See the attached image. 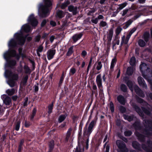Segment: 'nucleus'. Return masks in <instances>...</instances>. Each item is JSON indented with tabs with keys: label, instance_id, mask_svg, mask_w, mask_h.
Listing matches in <instances>:
<instances>
[{
	"label": "nucleus",
	"instance_id": "46",
	"mask_svg": "<svg viewBox=\"0 0 152 152\" xmlns=\"http://www.w3.org/2000/svg\"><path fill=\"white\" fill-rule=\"evenodd\" d=\"M138 44L140 46L143 47L145 46V43L143 40L140 39L138 41Z\"/></svg>",
	"mask_w": 152,
	"mask_h": 152
},
{
	"label": "nucleus",
	"instance_id": "34",
	"mask_svg": "<svg viewBox=\"0 0 152 152\" xmlns=\"http://www.w3.org/2000/svg\"><path fill=\"white\" fill-rule=\"evenodd\" d=\"M15 80H12L10 79L8 80L7 83L11 87H13L15 86Z\"/></svg>",
	"mask_w": 152,
	"mask_h": 152
},
{
	"label": "nucleus",
	"instance_id": "30",
	"mask_svg": "<svg viewBox=\"0 0 152 152\" xmlns=\"http://www.w3.org/2000/svg\"><path fill=\"white\" fill-rule=\"evenodd\" d=\"M136 99L137 102L140 103H142L144 105L147 106L148 105V103L145 102L142 99L138 97H137Z\"/></svg>",
	"mask_w": 152,
	"mask_h": 152
},
{
	"label": "nucleus",
	"instance_id": "48",
	"mask_svg": "<svg viewBox=\"0 0 152 152\" xmlns=\"http://www.w3.org/2000/svg\"><path fill=\"white\" fill-rule=\"evenodd\" d=\"M102 66V62L101 61H99L97 62V65L96 67V69L98 70H100L101 69Z\"/></svg>",
	"mask_w": 152,
	"mask_h": 152
},
{
	"label": "nucleus",
	"instance_id": "7",
	"mask_svg": "<svg viewBox=\"0 0 152 152\" xmlns=\"http://www.w3.org/2000/svg\"><path fill=\"white\" fill-rule=\"evenodd\" d=\"M148 146L145 147V145H142V148L146 152H152V143L150 141H148L147 143Z\"/></svg>",
	"mask_w": 152,
	"mask_h": 152
},
{
	"label": "nucleus",
	"instance_id": "55",
	"mask_svg": "<svg viewBox=\"0 0 152 152\" xmlns=\"http://www.w3.org/2000/svg\"><path fill=\"white\" fill-rule=\"evenodd\" d=\"M136 30V28H133L131 30V31L129 33V34L127 35H128V36L130 37L132 34Z\"/></svg>",
	"mask_w": 152,
	"mask_h": 152
},
{
	"label": "nucleus",
	"instance_id": "19",
	"mask_svg": "<svg viewBox=\"0 0 152 152\" xmlns=\"http://www.w3.org/2000/svg\"><path fill=\"white\" fill-rule=\"evenodd\" d=\"M83 34L81 33L79 34H75L72 37V39L74 42H76L78 40L80 39Z\"/></svg>",
	"mask_w": 152,
	"mask_h": 152
},
{
	"label": "nucleus",
	"instance_id": "42",
	"mask_svg": "<svg viewBox=\"0 0 152 152\" xmlns=\"http://www.w3.org/2000/svg\"><path fill=\"white\" fill-rule=\"evenodd\" d=\"M76 71V69L74 67H72L69 71V74L70 75H72L75 74Z\"/></svg>",
	"mask_w": 152,
	"mask_h": 152
},
{
	"label": "nucleus",
	"instance_id": "41",
	"mask_svg": "<svg viewBox=\"0 0 152 152\" xmlns=\"http://www.w3.org/2000/svg\"><path fill=\"white\" fill-rule=\"evenodd\" d=\"M9 45L11 46L15 47L16 45V42L14 39H12L9 42Z\"/></svg>",
	"mask_w": 152,
	"mask_h": 152
},
{
	"label": "nucleus",
	"instance_id": "40",
	"mask_svg": "<svg viewBox=\"0 0 152 152\" xmlns=\"http://www.w3.org/2000/svg\"><path fill=\"white\" fill-rule=\"evenodd\" d=\"M124 118L129 121H131L133 120V117L132 116L124 115Z\"/></svg>",
	"mask_w": 152,
	"mask_h": 152
},
{
	"label": "nucleus",
	"instance_id": "51",
	"mask_svg": "<svg viewBox=\"0 0 152 152\" xmlns=\"http://www.w3.org/2000/svg\"><path fill=\"white\" fill-rule=\"evenodd\" d=\"M72 131V129L71 128H69L67 132V135L66 137V140H68L69 138L70 137L71 134V132Z\"/></svg>",
	"mask_w": 152,
	"mask_h": 152
},
{
	"label": "nucleus",
	"instance_id": "62",
	"mask_svg": "<svg viewBox=\"0 0 152 152\" xmlns=\"http://www.w3.org/2000/svg\"><path fill=\"white\" fill-rule=\"evenodd\" d=\"M74 151V152H81L80 147L79 146H77L76 148Z\"/></svg>",
	"mask_w": 152,
	"mask_h": 152
},
{
	"label": "nucleus",
	"instance_id": "63",
	"mask_svg": "<svg viewBox=\"0 0 152 152\" xmlns=\"http://www.w3.org/2000/svg\"><path fill=\"white\" fill-rule=\"evenodd\" d=\"M87 52L85 50H83L81 53V56L83 58H84L86 56V55H87Z\"/></svg>",
	"mask_w": 152,
	"mask_h": 152
},
{
	"label": "nucleus",
	"instance_id": "37",
	"mask_svg": "<svg viewBox=\"0 0 152 152\" xmlns=\"http://www.w3.org/2000/svg\"><path fill=\"white\" fill-rule=\"evenodd\" d=\"M122 30V29L121 27L120 26H118L116 29L115 31L116 35H118L120 34Z\"/></svg>",
	"mask_w": 152,
	"mask_h": 152
},
{
	"label": "nucleus",
	"instance_id": "5",
	"mask_svg": "<svg viewBox=\"0 0 152 152\" xmlns=\"http://www.w3.org/2000/svg\"><path fill=\"white\" fill-rule=\"evenodd\" d=\"M17 39L18 42V44L20 45H24L26 37H24L23 34L20 33H17L15 34Z\"/></svg>",
	"mask_w": 152,
	"mask_h": 152
},
{
	"label": "nucleus",
	"instance_id": "25",
	"mask_svg": "<svg viewBox=\"0 0 152 152\" xmlns=\"http://www.w3.org/2000/svg\"><path fill=\"white\" fill-rule=\"evenodd\" d=\"M15 91L16 90L14 88L8 89L6 91V93L8 95L12 96L15 94Z\"/></svg>",
	"mask_w": 152,
	"mask_h": 152
},
{
	"label": "nucleus",
	"instance_id": "47",
	"mask_svg": "<svg viewBox=\"0 0 152 152\" xmlns=\"http://www.w3.org/2000/svg\"><path fill=\"white\" fill-rule=\"evenodd\" d=\"M96 124V121L93 120L90 124L88 127L93 129L94 126Z\"/></svg>",
	"mask_w": 152,
	"mask_h": 152
},
{
	"label": "nucleus",
	"instance_id": "16",
	"mask_svg": "<svg viewBox=\"0 0 152 152\" xmlns=\"http://www.w3.org/2000/svg\"><path fill=\"white\" fill-rule=\"evenodd\" d=\"M118 102L124 105L126 103L125 99L124 97L121 95H119L117 97Z\"/></svg>",
	"mask_w": 152,
	"mask_h": 152
},
{
	"label": "nucleus",
	"instance_id": "52",
	"mask_svg": "<svg viewBox=\"0 0 152 152\" xmlns=\"http://www.w3.org/2000/svg\"><path fill=\"white\" fill-rule=\"evenodd\" d=\"M107 24V23L105 21H101L99 23V26L100 27H104L106 26Z\"/></svg>",
	"mask_w": 152,
	"mask_h": 152
},
{
	"label": "nucleus",
	"instance_id": "9",
	"mask_svg": "<svg viewBox=\"0 0 152 152\" xmlns=\"http://www.w3.org/2000/svg\"><path fill=\"white\" fill-rule=\"evenodd\" d=\"M9 77L10 79L15 80H17L19 78L18 75V73L12 72H9Z\"/></svg>",
	"mask_w": 152,
	"mask_h": 152
},
{
	"label": "nucleus",
	"instance_id": "18",
	"mask_svg": "<svg viewBox=\"0 0 152 152\" xmlns=\"http://www.w3.org/2000/svg\"><path fill=\"white\" fill-rule=\"evenodd\" d=\"M92 131V129L88 127V129L85 128L83 130V135L89 136Z\"/></svg>",
	"mask_w": 152,
	"mask_h": 152
},
{
	"label": "nucleus",
	"instance_id": "35",
	"mask_svg": "<svg viewBox=\"0 0 152 152\" xmlns=\"http://www.w3.org/2000/svg\"><path fill=\"white\" fill-rule=\"evenodd\" d=\"M132 145L134 148L136 149L139 150L140 145L137 142H133Z\"/></svg>",
	"mask_w": 152,
	"mask_h": 152
},
{
	"label": "nucleus",
	"instance_id": "45",
	"mask_svg": "<svg viewBox=\"0 0 152 152\" xmlns=\"http://www.w3.org/2000/svg\"><path fill=\"white\" fill-rule=\"evenodd\" d=\"M121 90L124 92H126L127 91V87L126 86L123 84H122L121 85L120 87Z\"/></svg>",
	"mask_w": 152,
	"mask_h": 152
},
{
	"label": "nucleus",
	"instance_id": "29",
	"mask_svg": "<svg viewBox=\"0 0 152 152\" xmlns=\"http://www.w3.org/2000/svg\"><path fill=\"white\" fill-rule=\"evenodd\" d=\"M67 115H61L59 117L58 121L59 123H61L63 121L67 116Z\"/></svg>",
	"mask_w": 152,
	"mask_h": 152
},
{
	"label": "nucleus",
	"instance_id": "2",
	"mask_svg": "<svg viewBox=\"0 0 152 152\" xmlns=\"http://www.w3.org/2000/svg\"><path fill=\"white\" fill-rule=\"evenodd\" d=\"M145 126L146 129L144 131V134L145 135L143 136L137 132L135 133V134L137 137L138 139L141 142L144 141L145 136L148 137L149 135H151V132L152 131V122L145 120Z\"/></svg>",
	"mask_w": 152,
	"mask_h": 152
},
{
	"label": "nucleus",
	"instance_id": "44",
	"mask_svg": "<svg viewBox=\"0 0 152 152\" xmlns=\"http://www.w3.org/2000/svg\"><path fill=\"white\" fill-rule=\"evenodd\" d=\"M149 38V34L148 33H145L144 35V39L145 41L147 42H148Z\"/></svg>",
	"mask_w": 152,
	"mask_h": 152
},
{
	"label": "nucleus",
	"instance_id": "38",
	"mask_svg": "<svg viewBox=\"0 0 152 152\" xmlns=\"http://www.w3.org/2000/svg\"><path fill=\"white\" fill-rule=\"evenodd\" d=\"M127 4V3L126 2L124 3L118 5L119 7L118 8V9L120 10L122 9L125 7Z\"/></svg>",
	"mask_w": 152,
	"mask_h": 152
},
{
	"label": "nucleus",
	"instance_id": "33",
	"mask_svg": "<svg viewBox=\"0 0 152 152\" xmlns=\"http://www.w3.org/2000/svg\"><path fill=\"white\" fill-rule=\"evenodd\" d=\"M73 46L71 47L68 49V51L66 54V56H69L73 52Z\"/></svg>",
	"mask_w": 152,
	"mask_h": 152
},
{
	"label": "nucleus",
	"instance_id": "24",
	"mask_svg": "<svg viewBox=\"0 0 152 152\" xmlns=\"http://www.w3.org/2000/svg\"><path fill=\"white\" fill-rule=\"evenodd\" d=\"M23 69L24 73L26 74H30L31 72V69L28 66L26 65H24L23 67Z\"/></svg>",
	"mask_w": 152,
	"mask_h": 152
},
{
	"label": "nucleus",
	"instance_id": "32",
	"mask_svg": "<svg viewBox=\"0 0 152 152\" xmlns=\"http://www.w3.org/2000/svg\"><path fill=\"white\" fill-rule=\"evenodd\" d=\"M57 17L59 18H61L64 16V14L63 12L61 10H59L57 12Z\"/></svg>",
	"mask_w": 152,
	"mask_h": 152
},
{
	"label": "nucleus",
	"instance_id": "3",
	"mask_svg": "<svg viewBox=\"0 0 152 152\" xmlns=\"http://www.w3.org/2000/svg\"><path fill=\"white\" fill-rule=\"evenodd\" d=\"M140 69L142 72V76L151 84V88L152 91V82L150 80L149 77L152 76V72L150 71V69L148 65L145 63H142L140 66Z\"/></svg>",
	"mask_w": 152,
	"mask_h": 152
},
{
	"label": "nucleus",
	"instance_id": "61",
	"mask_svg": "<svg viewBox=\"0 0 152 152\" xmlns=\"http://www.w3.org/2000/svg\"><path fill=\"white\" fill-rule=\"evenodd\" d=\"M120 110L122 113H124L126 111V108L123 106H121L119 108Z\"/></svg>",
	"mask_w": 152,
	"mask_h": 152
},
{
	"label": "nucleus",
	"instance_id": "8",
	"mask_svg": "<svg viewBox=\"0 0 152 152\" xmlns=\"http://www.w3.org/2000/svg\"><path fill=\"white\" fill-rule=\"evenodd\" d=\"M134 88L135 91L137 94L142 97H144L145 94L137 86H134Z\"/></svg>",
	"mask_w": 152,
	"mask_h": 152
},
{
	"label": "nucleus",
	"instance_id": "26",
	"mask_svg": "<svg viewBox=\"0 0 152 152\" xmlns=\"http://www.w3.org/2000/svg\"><path fill=\"white\" fill-rule=\"evenodd\" d=\"M11 98L8 97L7 96L4 100V102L6 105H9L11 103Z\"/></svg>",
	"mask_w": 152,
	"mask_h": 152
},
{
	"label": "nucleus",
	"instance_id": "50",
	"mask_svg": "<svg viewBox=\"0 0 152 152\" xmlns=\"http://www.w3.org/2000/svg\"><path fill=\"white\" fill-rule=\"evenodd\" d=\"M53 107V104L52 103L48 106V113L49 114L51 113L52 112V110Z\"/></svg>",
	"mask_w": 152,
	"mask_h": 152
},
{
	"label": "nucleus",
	"instance_id": "13",
	"mask_svg": "<svg viewBox=\"0 0 152 152\" xmlns=\"http://www.w3.org/2000/svg\"><path fill=\"white\" fill-rule=\"evenodd\" d=\"M16 56V52L15 50H11L8 53H6L4 54V57L6 59L8 56L15 57Z\"/></svg>",
	"mask_w": 152,
	"mask_h": 152
},
{
	"label": "nucleus",
	"instance_id": "14",
	"mask_svg": "<svg viewBox=\"0 0 152 152\" xmlns=\"http://www.w3.org/2000/svg\"><path fill=\"white\" fill-rule=\"evenodd\" d=\"M131 103L133 107L135 109L136 112L139 114L140 115L143 117V114L141 112V110L140 108L134 104L132 103L131 102Z\"/></svg>",
	"mask_w": 152,
	"mask_h": 152
},
{
	"label": "nucleus",
	"instance_id": "17",
	"mask_svg": "<svg viewBox=\"0 0 152 152\" xmlns=\"http://www.w3.org/2000/svg\"><path fill=\"white\" fill-rule=\"evenodd\" d=\"M68 10L69 11L72 12L73 15H75L77 13V7H74L72 5L69 6L68 7Z\"/></svg>",
	"mask_w": 152,
	"mask_h": 152
},
{
	"label": "nucleus",
	"instance_id": "10",
	"mask_svg": "<svg viewBox=\"0 0 152 152\" xmlns=\"http://www.w3.org/2000/svg\"><path fill=\"white\" fill-rule=\"evenodd\" d=\"M56 53L55 50L50 49L47 52V56L48 60H50L53 57Z\"/></svg>",
	"mask_w": 152,
	"mask_h": 152
},
{
	"label": "nucleus",
	"instance_id": "12",
	"mask_svg": "<svg viewBox=\"0 0 152 152\" xmlns=\"http://www.w3.org/2000/svg\"><path fill=\"white\" fill-rule=\"evenodd\" d=\"M96 81L98 87L101 90L102 85L101 75V74H99L97 76Z\"/></svg>",
	"mask_w": 152,
	"mask_h": 152
},
{
	"label": "nucleus",
	"instance_id": "15",
	"mask_svg": "<svg viewBox=\"0 0 152 152\" xmlns=\"http://www.w3.org/2000/svg\"><path fill=\"white\" fill-rule=\"evenodd\" d=\"M130 38V37H129L128 35L126 36V38L125 35L121 37V45H122L124 44H127Z\"/></svg>",
	"mask_w": 152,
	"mask_h": 152
},
{
	"label": "nucleus",
	"instance_id": "21",
	"mask_svg": "<svg viewBox=\"0 0 152 152\" xmlns=\"http://www.w3.org/2000/svg\"><path fill=\"white\" fill-rule=\"evenodd\" d=\"M117 61V59L116 58H113L111 61L110 69L111 72L113 71L114 68Z\"/></svg>",
	"mask_w": 152,
	"mask_h": 152
},
{
	"label": "nucleus",
	"instance_id": "20",
	"mask_svg": "<svg viewBox=\"0 0 152 152\" xmlns=\"http://www.w3.org/2000/svg\"><path fill=\"white\" fill-rule=\"evenodd\" d=\"M113 28L109 30V33L107 35V39L108 41L110 42L112 40L113 36Z\"/></svg>",
	"mask_w": 152,
	"mask_h": 152
},
{
	"label": "nucleus",
	"instance_id": "39",
	"mask_svg": "<svg viewBox=\"0 0 152 152\" xmlns=\"http://www.w3.org/2000/svg\"><path fill=\"white\" fill-rule=\"evenodd\" d=\"M136 62V59L135 57H132L130 61V64L132 66L134 65Z\"/></svg>",
	"mask_w": 152,
	"mask_h": 152
},
{
	"label": "nucleus",
	"instance_id": "6",
	"mask_svg": "<svg viewBox=\"0 0 152 152\" xmlns=\"http://www.w3.org/2000/svg\"><path fill=\"white\" fill-rule=\"evenodd\" d=\"M28 21L32 26H36L38 24V21L33 14L31 15L28 18Z\"/></svg>",
	"mask_w": 152,
	"mask_h": 152
},
{
	"label": "nucleus",
	"instance_id": "53",
	"mask_svg": "<svg viewBox=\"0 0 152 152\" xmlns=\"http://www.w3.org/2000/svg\"><path fill=\"white\" fill-rule=\"evenodd\" d=\"M54 145V141L53 140H51L49 142V146L50 150H52L53 148Z\"/></svg>",
	"mask_w": 152,
	"mask_h": 152
},
{
	"label": "nucleus",
	"instance_id": "56",
	"mask_svg": "<svg viewBox=\"0 0 152 152\" xmlns=\"http://www.w3.org/2000/svg\"><path fill=\"white\" fill-rule=\"evenodd\" d=\"M20 124V122L19 121H18L16 124L15 129L17 131H18L19 129Z\"/></svg>",
	"mask_w": 152,
	"mask_h": 152
},
{
	"label": "nucleus",
	"instance_id": "31",
	"mask_svg": "<svg viewBox=\"0 0 152 152\" xmlns=\"http://www.w3.org/2000/svg\"><path fill=\"white\" fill-rule=\"evenodd\" d=\"M28 79V76L26 75L23 76L22 80L21 83H23V85H26Z\"/></svg>",
	"mask_w": 152,
	"mask_h": 152
},
{
	"label": "nucleus",
	"instance_id": "60",
	"mask_svg": "<svg viewBox=\"0 0 152 152\" xmlns=\"http://www.w3.org/2000/svg\"><path fill=\"white\" fill-rule=\"evenodd\" d=\"M64 73H62V75L61 76V78L60 79V81L59 82V84L60 85H61L63 81L64 80Z\"/></svg>",
	"mask_w": 152,
	"mask_h": 152
},
{
	"label": "nucleus",
	"instance_id": "22",
	"mask_svg": "<svg viewBox=\"0 0 152 152\" xmlns=\"http://www.w3.org/2000/svg\"><path fill=\"white\" fill-rule=\"evenodd\" d=\"M22 30L25 32H28L30 30V27L28 24H25L22 26Z\"/></svg>",
	"mask_w": 152,
	"mask_h": 152
},
{
	"label": "nucleus",
	"instance_id": "59",
	"mask_svg": "<svg viewBox=\"0 0 152 152\" xmlns=\"http://www.w3.org/2000/svg\"><path fill=\"white\" fill-rule=\"evenodd\" d=\"M9 63L10 66H13L16 65V63L15 61L12 60L9 61Z\"/></svg>",
	"mask_w": 152,
	"mask_h": 152
},
{
	"label": "nucleus",
	"instance_id": "58",
	"mask_svg": "<svg viewBox=\"0 0 152 152\" xmlns=\"http://www.w3.org/2000/svg\"><path fill=\"white\" fill-rule=\"evenodd\" d=\"M110 109L112 112H114V107L113 103L111 102L110 104Z\"/></svg>",
	"mask_w": 152,
	"mask_h": 152
},
{
	"label": "nucleus",
	"instance_id": "1",
	"mask_svg": "<svg viewBox=\"0 0 152 152\" xmlns=\"http://www.w3.org/2000/svg\"><path fill=\"white\" fill-rule=\"evenodd\" d=\"M45 5H41L39 7V16L41 17L44 18L49 15L50 7L51 6L52 0H44Z\"/></svg>",
	"mask_w": 152,
	"mask_h": 152
},
{
	"label": "nucleus",
	"instance_id": "27",
	"mask_svg": "<svg viewBox=\"0 0 152 152\" xmlns=\"http://www.w3.org/2000/svg\"><path fill=\"white\" fill-rule=\"evenodd\" d=\"M133 21L131 20H129L124 24V26L123 27V28L126 29L132 23Z\"/></svg>",
	"mask_w": 152,
	"mask_h": 152
},
{
	"label": "nucleus",
	"instance_id": "57",
	"mask_svg": "<svg viewBox=\"0 0 152 152\" xmlns=\"http://www.w3.org/2000/svg\"><path fill=\"white\" fill-rule=\"evenodd\" d=\"M124 135L126 136H129L131 135L132 132L130 131H127L124 132Z\"/></svg>",
	"mask_w": 152,
	"mask_h": 152
},
{
	"label": "nucleus",
	"instance_id": "64",
	"mask_svg": "<svg viewBox=\"0 0 152 152\" xmlns=\"http://www.w3.org/2000/svg\"><path fill=\"white\" fill-rule=\"evenodd\" d=\"M91 21L93 23L95 24H96L98 22V20L96 18L95 19H92Z\"/></svg>",
	"mask_w": 152,
	"mask_h": 152
},
{
	"label": "nucleus",
	"instance_id": "11",
	"mask_svg": "<svg viewBox=\"0 0 152 152\" xmlns=\"http://www.w3.org/2000/svg\"><path fill=\"white\" fill-rule=\"evenodd\" d=\"M138 82L140 86L145 88H147V86L144 79L141 77H138L137 79Z\"/></svg>",
	"mask_w": 152,
	"mask_h": 152
},
{
	"label": "nucleus",
	"instance_id": "28",
	"mask_svg": "<svg viewBox=\"0 0 152 152\" xmlns=\"http://www.w3.org/2000/svg\"><path fill=\"white\" fill-rule=\"evenodd\" d=\"M126 84L129 88L131 91L133 92V83L132 82L130 81H128L126 83Z\"/></svg>",
	"mask_w": 152,
	"mask_h": 152
},
{
	"label": "nucleus",
	"instance_id": "4",
	"mask_svg": "<svg viewBox=\"0 0 152 152\" xmlns=\"http://www.w3.org/2000/svg\"><path fill=\"white\" fill-rule=\"evenodd\" d=\"M116 144L118 148L122 152H128V150L126 148L125 144L122 141L120 140L116 141Z\"/></svg>",
	"mask_w": 152,
	"mask_h": 152
},
{
	"label": "nucleus",
	"instance_id": "54",
	"mask_svg": "<svg viewBox=\"0 0 152 152\" xmlns=\"http://www.w3.org/2000/svg\"><path fill=\"white\" fill-rule=\"evenodd\" d=\"M92 58H90L89 63L88 65V66L87 69V73H88V72L89 71L90 68L91 66V63L92 62Z\"/></svg>",
	"mask_w": 152,
	"mask_h": 152
},
{
	"label": "nucleus",
	"instance_id": "23",
	"mask_svg": "<svg viewBox=\"0 0 152 152\" xmlns=\"http://www.w3.org/2000/svg\"><path fill=\"white\" fill-rule=\"evenodd\" d=\"M135 69L133 67H129L127 68L126 71V73L129 75H132Z\"/></svg>",
	"mask_w": 152,
	"mask_h": 152
},
{
	"label": "nucleus",
	"instance_id": "43",
	"mask_svg": "<svg viewBox=\"0 0 152 152\" xmlns=\"http://www.w3.org/2000/svg\"><path fill=\"white\" fill-rule=\"evenodd\" d=\"M142 109L143 112L146 114L149 115L150 114V112L149 109H145L144 107H142Z\"/></svg>",
	"mask_w": 152,
	"mask_h": 152
},
{
	"label": "nucleus",
	"instance_id": "36",
	"mask_svg": "<svg viewBox=\"0 0 152 152\" xmlns=\"http://www.w3.org/2000/svg\"><path fill=\"white\" fill-rule=\"evenodd\" d=\"M70 4V2L69 1H67L66 2L63 3L61 6V7L62 9H64Z\"/></svg>",
	"mask_w": 152,
	"mask_h": 152
},
{
	"label": "nucleus",
	"instance_id": "49",
	"mask_svg": "<svg viewBox=\"0 0 152 152\" xmlns=\"http://www.w3.org/2000/svg\"><path fill=\"white\" fill-rule=\"evenodd\" d=\"M36 109L35 108H34L32 110V113L30 116V119L32 120L34 118L36 113Z\"/></svg>",
	"mask_w": 152,
	"mask_h": 152
}]
</instances>
